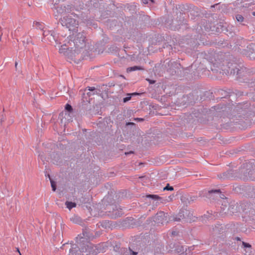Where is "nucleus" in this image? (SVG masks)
Instances as JSON below:
<instances>
[{
  "label": "nucleus",
  "instance_id": "obj_1",
  "mask_svg": "<svg viewBox=\"0 0 255 255\" xmlns=\"http://www.w3.org/2000/svg\"><path fill=\"white\" fill-rule=\"evenodd\" d=\"M61 23L69 29V31H78V22L71 16H64L61 19Z\"/></svg>",
  "mask_w": 255,
  "mask_h": 255
},
{
  "label": "nucleus",
  "instance_id": "obj_2",
  "mask_svg": "<svg viewBox=\"0 0 255 255\" xmlns=\"http://www.w3.org/2000/svg\"><path fill=\"white\" fill-rule=\"evenodd\" d=\"M85 37L81 34L78 33L77 37L74 38L73 40H70L68 42L70 46L74 45L75 46V51H78L79 49L83 48L85 46Z\"/></svg>",
  "mask_w": 255,
  "mask_h": 255
},
{
  "label": "nucleus",
  "instance_id": "obj_3",
  "mask_svg": "<svg viewBox=\"0 0 255 255\" xmlns=\"http://www.w3.org/2000/svg\"><path fill=\"white\" fill-rule=\"evenodd\" d=\"M86 247L87 248H85V251L84 250V248L81 249L82 252H87L89 255H96L98 253H100V251L97 248V247L90 243H88L86 245Z\"/></svg>",
  "mask_w": 255,
  "mask_h": 255
},
{
  "label": "nucleus",
  "instance_id": "obj_4",
  "mask_svg": "<svg viewBox=\"0 0 255 255\" xmlns=\"http://www.w3.org/2000/svg\"><path fill=\"white\" fill-rule=\"evenodd\" d=\"M73 48V47L72 46H70V45L68 43V45L63 44L61 45V47L59 48V53L65 55L67 51H72Z\"/></svg>",
  "mask_w": 255,
  "mask_h": 255
},
{
  "label": "nucleus",
  "instance_id": "obj_5",
  "mask_svg": "<svg viewBox=\"0 0 255 255\" xmlns=\"http://www.w3.org/2000/svg\"><path fill=\"white\" fill-rule=\"evenodd\" d=\"M243 245L244 246V247L245 248H249L248 250V252H247V253H248L249 254H247V255H251V253H252L251 246L249 244L246 243H245V242L243 243Z\"/></svg>",
  "mask_w": 255,
  "mask_h": 255
},
{
  "label": "nucleus",
  "instance_id": "obj_6",
  "mask_svg": "<svg viewBox=\"0 0 255 255\" xmlns=\"http://www.w3.org/2000/svg\"><path fill=\"white\" fill-rule=\"evenodd\" d=\"M66 205L67 208L70 210L72 208L76 207V203L71 202H66Z\"/></svg>",
  "mask_w": 255,
  "mask_h": 255
},
{
  "label": "nucleus",
  "instance_id": "obj_7",
  "mask_svg": "<svg viewBox=\"0 0 255 255\" xmlns=\"http://www.w3.org/2000/svg\"><path fill=\"white\" fill-rule=\"evenodd\" d=\"M43 35L44 37L48 36L49 35L52 37L53 39H54V36H53V32L48 30H44Z\"/></svg>",
  "mask_w": 255,
  "mask_h": 255
},
{
  "label": "nucleus",
  "instance_id": "obj_8",
  "mask_svg": "<svg viewBox=\"0 0 255 255\" xmlns=\"http://www.w3.org/2000/svg\"><path fill=\"white\" fill-rule=\"evenodd\" d=\"M141 69L140 67L138 66H133V67H130L127 68V72H130L133 71L137 70H140Z\"/></svg>",
  "mask_w": 255,
  "mask_h": 255
},
{
  "label": "nucleus",
  "instance_id": "obj_9",
  "mask_svg": "<svg viewBox=\"0 0 255 255\" xmlns=\"http://www.w3.org/2000/svg\"><path fill=\"white\" fill-rule=\"evenodd\" d=\"M136 94H137L136 93H134L131 94H128V97L124 98V99H123L124 102L126 103V102L128 101L129 100H130L131 99V95H136Z\"/></svg>",
  "mask_w": 255,
  "mask_h": 255
},
{
  "label": "nucleus",
  "instance_id": "obj_10",
  "mask_svg": "<svg viewBox=\"0 0 255 255\" xmlns=\"http://www.w3.org/2000/svg\"><path fill=\"white\" fill-rule=\"evenodd\" d=\"M50 183H51V187H52L53 191H55L56 189L55 183L54 182V181H53L52 180H51Z\"/></svg>",
  "mask_w": 255,
  "mask_h": 255
},
{
  "label": "nucleus",
  "instance_id": "obj_11",
  "mask_svg": "<svg viewBox=\"0 0 255 255\" xmlns=\"http://www.w3.org/2000/svg\"><path fill=\"white\" fill-rule=\"evenodd\" d=\"M163 190H170L172 191L173 190V188L172 186H170L168 184L164 188Z\"/></svg>",
  "mask_w": 255,
  "mask_h": 255
},
{
  "label": "nucleus",
  "instance_id": "obj_12",
  "mask_svg": "<svg viewBox=\"0 0 255 255\" xmlns=\"http://www.w3.org/2000/svg\"><path fill=\"white\" fill-rule=\"evenodd\" d=\"M236 19L238 21L242 22L244 19V17L242 15L238 14L236 16Z\"/></svg>",
  "mask_w": 255,
  "mask_h": 255
},
{
  "label": "nucleus",
  "instance_id": "obj_13",
  "mask_svg": "<svg viewBox=\"0 0 255 255\" xmlns=\"http://www.w3.org/2000/svg\"><path fill=\"white\" fill-rule=\"evenodd\" d=\"M147 197L154 199H157L159 198V197L156 195H148L147 196Z\"/></svg>",
  "mask_w": 255,
  "mask_h": 255
},
{
  "label": "nucleus",
  "instance_id": "obj_14",
  "mask_svg": "<svg viewBox=\"0 0 255 255\" xmlns=\"http://www.w3.org/2000/svg\"><path fill=\"white\" fill-rule=\"evenodd\" d=\"M65 109L68 111L71 112L72 110V108L69 104H66Z\"/></svg>",
  "mask_w": 255,
  "mask_h": 255
},
{
  "label": "nucleus",
  "instance_id": "obj_15",
  "mask_svg": "<svg viewBox=\"0 0 255 255\" xmlns=\"http://www.w3.org/2000/svg\"><path fill=\"white\" fill-rule=\"evenodd\" d=\"M220 191L219 190H211V191H209V193H213V192H219Z\"/></svg>",
  "mask_w": 255,
  "mask_h": 255
},
{
  "label": "nucleus",
  "instance_id": "obj_16",
  "mask_svg": "<svg viewBox=\"0 0 255 255\" xmlns=\"http://www.w3.org/2000/svg\"><path fill=\"white\" fill-rule=\"evenodd\" d=\"M16 251H17V252L19 254V255H21V253H20V252L19 250V249H18V248H17V249H16Z\"/></svg>",
  "mask_w": 255,
  "mask_h": 255
},
{
  "label": "nucleus",
  "instance_id": "obj_17",
  "mask_svg": "<svg viewBox=\"0 0 255 255\" xmlns=\"http://www.w3.org/2000/svg\"><path fill=\"white\" fill-rule=\"evenodd\" d=\"M94 89H95V88H94V87H91V88H90L89 89V90H91V91H93V90H94Z\"/></svg>",
  "mask_w": 255,
  "mask_h": 255
},
{
  "label": "nucleus",
  "instance_id": "obj_18",
  "mask_svg": "<svg viewBox=\"0 0 255 255\" xmlns=\"http://www.w3.org/2000/svg\"><path fill=\"white\" fill-rule=\"evenodd\" d=\"M137 120L138 121H143V119H139V118H137V119H135V120Z\"/></svg>",
  "mask_w": 255,
  "mask_h": 255
},
{
  "label": "nucleus",
  "instance_id": "obj_19",
  "mask_svg": "<svg viewBox=\"0 0 255 255\" xmlns=\"http://www.w3.org/2000/svg\"><path fill=\"white\" fill-rule=\"evenodd\" d=\"M17 65H18V63H17V62H16L15 63V67L16 68V67H17Z\"/></svg>",
  "mask_w": 255,
  "mask_h": 255
},
{
  "label": "nucleus",
  "instance_id": "obj_20",
  "mask_svg": "<svg viewBox=\"0 0 255 255\" xmlns=\"http://www.w3.org/2000/svg\"><path fill=\"white\" fill-rule=\"evenodd\" d=\"M132 254H133V255H136L137 254V253L133 252Z\"/></svg>",
  "mask_w": 255,
  "mask_h": 255
},
{
  "label": "nucleus",
  "instance_id": "obj_21",
  "mask_svg": "<svg viewBox=\"0 0 255 255\" xmlns=\"http://www.w3.org/2000/svg\"><path fill=\"white\" fill-rule=\"evenodd\" d=\"M132 153V151H130V152H129V153H128H128L126 152V153H125V154H129V153Z\"/></svg>",
  "mask_w": 255,
  "mask_h": 255
},
{
  "label": "nucleus",
  "instance_id": "obj_22",
  "mask_svg": "<svg viewBox=\"0 0 255 255\" xmlns=\"http://www.w3.org/2000/svg\"><path fill=\"white\" fill-rule=\"evenodd\" d=\"M253 15L255 16V12H253Z\"/></svg>",
  "mask_w": 255,
  "mask_h": 255
},
{
  "label": "nucleus",
  "instance_id": "obj_23",
  "mask_svg": "<svg viewBox=\"0 0 255 255\" xmlns=\"http://www.w3.org/2000/svg\"><path fill=\"white\" fill-rule=\"evenodd\" d=\"M129 124H133V123H128V125H129Z\"/></svg>",
  "mask_w": 255,
  "mask_h": 255
},
{
  "label": "nucleus",
  "instance_id": "obj_24",
  "mask_svg": "<svg viewBox=\"0 0 255 255\" xmlns=\"http://www.w3.org/2000/svg\"><path fill=\"white\" fill-rule=\"evenodd\" d=\"M151 1H152V0H150Z\"/></svg>",
  "mask_w": 255,
  "mask_h": 255
}]
</instances>
